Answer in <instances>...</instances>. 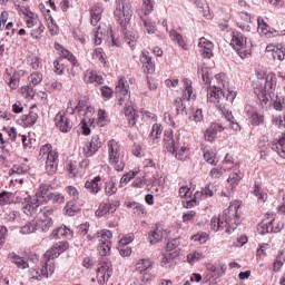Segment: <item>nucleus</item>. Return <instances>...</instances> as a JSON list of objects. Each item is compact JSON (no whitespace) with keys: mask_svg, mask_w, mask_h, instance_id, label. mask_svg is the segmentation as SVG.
Returning a JSON list of instances; mask_svg holds the SVG:
<instances>
[{"mask_svg":"<svg viewBox=\"0 0 285 285\" xmlns=\"http://www.w3.org/2000/svg\"><path fill=\"white\" fill-rule=\"evenodd\" d=\"M198 75H202L203 81L204 83H206L207 86H210V76L208 75V68L205 66H199L198 67Z\"/></svg>","mask_w":285,"mask_h":285,"instance_id":"obj_51","label":"nucleus"},{"mask_svg":"<svg viewBox=\"0 0 285 285\" xmlns=\"http://www.w3.org/2000/svg\"><path fill=\"white\" fill-rule=\"evenodd\" d=\"M107 153L110 166H112V168L118 173L124 171V168H126V161L124 160V156H121V147L117 140L111 139L107 142Z\"/></svg>","mask_w":285,"mask_h":285,"instance_id":"obj_8","label":"nucleus"},{"mask_svg":"<svg viewBox=\"0 0 285 285\" xmlns=\"http://www.w3.org/2000/svg\"><path fill=\"white\" fill-rule=\"evenodd\" d=\"M275 224V215L266 214L265 218L258 224L257 232L259 235L273 233V225Z\"/></svg>","mask_w":285,"mask_h":285,"instance_id":"obj_19","label":"nucleus"},{"mask_svg":"<svg viewBox=\"0 0 285 285\" xmlns=\"http://www.w3.org/2000/svg\"><path fill=\"white\" fill-rule=\"evenodd\" d=\"M258 22V32L259 35H263V37H266L267 39H271L273 37H278L279 35L282 37H284L285 32L284 31H277L275 29L271 30V27H268V24H266V22L264 21V18L259 17L257 19Z\"/></svg>","mask_w":285,"mask_h":285,"instance_id":"obj_15","label":"nucleus"},{"mask_svg":"<svg viewBox=\"0 0 285 285\" xmlns=\"http://www.w3.org/2000/svg\"><path fill=\"white\" fill-rule=\"evenodd\" d=\"M41 206L39 198L35 196H30L28 193H23L22 195V210L24 215H32L37 213V208Z\"/></svg>","mask_w":285,"mask_h":285,"instance_id":"obj_12","label":"nucleus"},{"mask_svg":"<svg viewBox=\"0 0 285 285\" xmlns=\"http://www.w3.org/2000/svg\"><path fill=\"white\" fill-rule=\"evenodd\" d=\"M178 253L177 252H165L160 265L163 266V268H173V266H175L176 262H177V257H178Z\"/></svg>","mask_w":285,"mask_h":285,"instance_id":"obj_25","label":"nucleus"},{"mask_svg":"<svg viewBox=\"0 0 285 285\" xmlns=\"http://www.w3.org/2000/svg\"><path fill=\"white\" fill-rule=\"evenodd\" d=\"M198 48H200L202 57L204 59H210L213 57L214 45L206 38H200L198 42Z\"/></svg>","mask_w":285,"mask_h":285,"instance_id":"obj_22","label":"nucleus"},{"mask_svg":"<svg viewBox=\"0 0 285 285\" xmlns=\"http://www.w3.org/2000/svg\"><path fill=\"white\" fill-rule=\"evenodd\" d=\"M155 6L153 4V0H142V10L145 17H148L154 10Z\"/></svg>","mask_w":285,"mask_h":285,"instance_id":"obj_59","label":"nucleus"},{"mask_svg":"<svg viewBox=\"0 0 285 285\" xmlns=\"http://www.w3.org/2000/svg\"><path fill=\"white\" fill-rule=\"evenodd\" d=\"M169 37L171 41H175L180 48L186 50V42L184 41V37L179 32H177L176 30H170Z\"/></svg>","mask_w":285,"mask_h":285,"instance_id":"obj_39","label":"nucleus"},{"mask_svg":"<svg viewBox=\"0 0 285 285\" xmlns=\"http://www.w3.org/2000/svg\"><path fill=\"white\" fill-rule=\"evenodd\" d=\"M216 81L218 86H222V88L228 89L230 86V82L228 81V76L226 73H218L216 75Z\"/></svg>","mask_w":285,"mask_h":285,"instance_id":"obj_48","label":"nucleus"},{"mask_svg":"<svg viewBox=\"0 0 285 285\" xmlns=\"http://www.w3.org/2000/svg\"><path fill=\"white\" fill-rule=\"evenodd\" d=\"M29 83H32V86H39L41 81H43V75L41 72H33L28 78Z\"/></svg>","mask_w":285,"mask_h":285,"instance_id":"obj_52","label":"nucleus"},{"mask_svg":"<svg viewBox=\"0 0 285 285\" xmlns=\"http://www.w3.org/2000/svg\"><path fill=\"white\" fill-rule=\"evenodd\" d=\"M104 13V8L95 6L91 9V26H97L101 21V14Z\"/></svg>","mask_w":285,"mask_h":285,"instance_id":"obj_36","label":"nucleus"},{"mask_svg":"<svg viewBox=\"0 0 285 285\" xmlns=\"http://www.w3.org/2000/svg\"><path fill=\"white\" fill-rule=\"evenodd\" d=\"M139 175V169H134L125 174L119 181V187L124 188V186H127V184H130L132 179H135Z\"/></svg>","mask_w":285,"mask_h":285,"instance_id":"obj_32","label":"nucleus"},{"mask_svg":"<svg viewBox=\"0 0 285 285\" xmlns=\"http://www.w3.org/2000/svg\"><path fill=\"white\" fill-rule=\"evenodd\" d=\"M56 49L59 50L61 57L68 59L73 66L77 65V58L68 49L63 48L61 45H56Z\"/></svg>","mask_w":285,"mask_h":285,"instance_id":"obj_35","label":"nucleus"},{"mask_svg":"<svg viewBox=\"0 0 285 285\" xmlns=\"http://www.w3.org/2000/svg\"><path fill=\"white\" fill-rule=\"evenodd\" d=\"M108 213H110L108 203H101L96 210V217H105V215H108Z\"/></svg>","mask_w":285,"mask_h":285,"instance_id":"obj_57","label":"nucleus"},{"mask_svg":"<svg viewBox=\"0 0 285 285\" xmlns=\"http://www.w3.org/2000/svg\"><path fill=\"white\" fill-rule=\"evenodd\" d=\"M274 110H278L282 112V110H285V99L276 97V99L273 102Z\"/></svg>","mask_w":285,"mask_h":285,"instance_id":"obj_61","label":"nucleus"},{"mask_svg":"<svg viewBox=\"0 0 285 285\" xmlns=\"http://www.w3.org/2000/svg\"><path fill=\"white\" fill-rule=\"evenodd\" d=\"M128 206L132 208V213L137 217H144L146 215V208L144 207V205L138 203H130Z\"/></svg>","mask_w":285,"mask_h":285,"instance_id":"obj_45","label":"nucleus"},{"mask_svg":"<svg viewBox=\"0 0 285 285\" xmlns=\"http://www.w3.org/2000/svg\"><path fill=\"white\" fill-rule=\"evenodd\" d=\"M57 153H52L49 156H47L46 160V170L48 175H55L57 173Z\"/></svg>","mask_w":285,"mask_h":285,"instance_id":"obj_29","label":"nucleus"},{"mask_svg":"<svg viewBox=\"0 0 285 285\" xmlns=\"http://www.w3.org/2000/svg\"><path fill=\"white\" fill-rule=\"evenodd\" d=\"M85 81L86 83H104V78L101 76L97 75L96 71L87 70L85 72Z\"/></svg>","mask_w":285,"mask_h":285,"instance_id":"obj_31","label":"nucleus"},{"mask_svg":"<svg viewBox=\"0 0 285 285\" xmlns=\"http://www.w3.org/2000/svg\"><path fill=\"white\" fill-rule=\"evenodd\" d=\"M199 259H204V252L202 249L193 250L187 255L188 264H195Z\"/></svg>","mask_w":285,"mask_h":285,"instance_id":"obj_40","label":"nucleus"},{"mask_svg":"<svg viewBox=\"0 0 285 285\" xmlns=\"http://www.w3.org/2000/svg\"><path fill=\"white\" fill-rule=\"evenodd\" d=\"M114 16L119 26L128 30L130 19H132V4H130V0H116Z\"/></svg>","mask_w":285,"mask_h":285,"instance_id":"obj_7","label":"nucleus"},{"mask_svg":"<svg viewBox=\"0 0 285 285\" xmlns=\"http://www.w3.org/2000/svg\"><path fill=\"white\" fill-rule=\"evenodd\" d=\"M92 59H97L100 63H106V52H104V49L96 48L92 52Z\"/></svg>","mask_w":285,"mask_h":285,"instance_id":"obj_54","label":"nucleus"},{"mask_svg":"<svg viewBox=\"0 0 285 285\" xmlns=\"http://www.w3.org/2000/svg\"><path fill=\"white\" fill-rule=\"evenodd\" d=\"M112 277V263L101 261L97 272L98 284H106Z\"/></svg>","mask_w":285,"mask_h":285,"instance_id":"obj_13","label":"nucleus"},{"mask_svg":"<svg viewBox=\"0 0 285 285\" xmlns=\"http://www.w3.org/2000/svg\"><path fill=\"white\" fill-rule=\"evenodd\" d=\"M99 181H101V177L97 176L95 179L87 181L85 184V188H87V190L91 191L94 195H97V193L101 190V187H99Z\"/></svg>","mask_w":285,"mask_h":285,"instance_id":"obj_33","label":"nucleus"},{"mask_svg":"<svg viewBox=\"0 0 285 285\" xmlns=\"http://www.w3.org/2000/svg\"><path fill=\"white\" fill-rule=\"evenodd\" d=\"M125 41L130 46L131 49H135L137 43V33L132 30L125 31Z\"/></svg>","mask_w":285,"mask_h":285,"instance_id":"obj_43","label":"nucleus"},{"mask_svg":"<svg viewBox=\"0 0 285 285\" xmlns=\"http://www.w3.org/2000/svg\"><path fill=\"white\" fill-rule=\"evenodd\" d=\"M128 88H130L128 80L120 78L116 85V97L120 106H124L125 104V116L129 126H135V124H137L138 115L135 104L130 100V92L128 91Z\"/></svg>","mask_w":285,"mask_h":285,"instance_id":"obj_2","label":"nucleus"},{"mask_svg":"<svg viewBox=\"0 0 285 285\" xmlns=\"http://www.w3.org/2000/svg\"><path fill=\"white\" fill-rule=\"evenodd\" d=\"M55 213L53 209H47L43 212V214H40L31 222L27 223L20 228V233L22 235H30L31 233H37V230H40L41 233H48L52 226V215Z\"/></svg>","mask_w":285,"mask_h":285,"instance_id":"obj_4","label":"nucleus"},{"mask_svg":"<svg viewBox=\"0 0 285 285\" xmlns=\"http://www.w3.org/2000/svg\"><path fill=\"white\" fill-rule=\"evenodd\" d=\"M277 88V76L275 73H268L266 77L264 87H256L255 95H257L262 106H266L271 99L273 92Z\"/></svg>","mask_w":285,"mask_h":285,"instance_id":"obj_9","label":"nucleus"},{"mask_svg":"<svg viewBox=\"0 0 285 285\" xmlns=\"http://www.w3.org/2000/svg\"><path fill=\"white\" fill-rule=\"evenodd\" d=\"M272 124L278 128H285V114L283 116H274Z\"/></svg>","mask_w":285,"mask_h":285,"instance_id":"obj_64","label":"nucleus"},{"mask_svg":"<svg viewBox=\"0 0 285 285\" xmlns=\"http://www.w3.org/2000/svg\"><path fill=\"white\" fill-rule=\"evenodd\" d=\"M52 153H57V151L52 150V145H50V144H47L40 148L41 159H48V157H50V155H52Z\"/></svg>","mask_w":285,"mask_h":285,"instance_id":"obj_53","label":"nucleus"},{"mask_svg":"<svg viewBox=\"0 0 285 285\" xmlns=\"http://www.w3.org/2000/svg\"><path fill=\"white\" fill-rule=\"evenodd\" d=\"M203 155L207 164H210L212 166H217L219 160L217 159V154H215V151L204 148Z\"/></svg>","mask_w":285,"mask_h":285,"instance_id":"obj_34","label":"nucleus"},{"mask_svg":"<svg viewBox=\"0 0 285 285\" xmlns=\"http://www.w3.org/2000/svg\"><path fill=\"white\" fill-rule=\"evenodd\" d=\"M185 99H188V101H190V99L195 100L196 95L195 91L193 90V82L189 79H185Z\"/></svg>","mask_w":285,"mask_h":285,"instance_id":"obj_42","label":"nucleus"},{"mask_svg":"<svg viewBox=\"0 0 285 285\" xmlns=\"http://www.w3.org/2000/svg\"><path fill=\"white\" fill-rule=\"evenodd\" d=\"M8 259H10V262L14 264L17 268H20V271H26V268H30V264L28 263V261L17 255V253H10L8 255Z\"/></svg>","mask_w":285,"mask_h":285,"instance_id":"obj_28","label":"nucleus"},{"mask_svg":"<svg viewBox=\"0 0 285 285\" xmlns=\"http://www.w3.org/2000/svg\"><path fill=\"white\" fill-rule=\"evenodd\" d=\"M100 244H110L112 239V233L110 230H101L97 234Z\"/></svg>","mask_w":285,"mask_h":285,"instance_id":"obj_47","label":"nucleus"},{"mask_svg":"<svg viewBox=\"0 0 285 285\" xmlns=\"http://www.w3.org/2000/svg\"><path fill=\"white\" fill-rule=\"evenodd\" d=\"M101 148V139L95 135L91 140L82 148L85 157H92Z\"/></svg>","mask_w":285,"mask_h":285,"instance_id":"obj_20","label":"nucleus"},{"mask_svg":"<svg viewBox=\"0 0 285 285\" xmlns=\"http://www.w3.org/2000/svg\"><path fill=\"white\" fill-rule=\"evenodd\" d=\"M108 122V117L106 116V110H99L98 111V117L96 120V124H98V126L104 127L106 126V124Z\"/></svg>","mask_w":285,"mask_h":285,"instance_id":"obj_60","label":"nucleus"},{"mask_svg":"<svg viewBox=\"0 0 285 285\" xmlns=\"http://www.w3.org/2000/svg\"><path fill=\"white\" fill-rule=\"evenodd\" d=\"M239 208V200H236L229 205L227 209L223 212L222 216H214L212 218V230L217 233L218 230H224L230 235L234 233L238 226L237 210Z\"/></svg>","mask_w":285,"mask_h":285,"instance_id":"obj_1","label":"nucleus"},{"mask_svg":"<svg viewBox=\"0 0 285 285\" xmlns=\"http://www.w3.org/2000/svg\"><path fill=\"white\" fill-rule=\"evenodd\" d=\"M138 14L140 17V20L144 23L146 32L148 35H155V32H157V27L155 26V23H153V20L144 18V16L141 13H138Z\"/></svg>","mask_w":285,"mask_h":285,"instance_id":"obj_38","label":"nucleus"},{"mask_svg":"<svg viewBox=\"0 0 285 285\" xmlns=\"http://www.w3.org/2000/svg\"><path fill=\"white\" fill-rule=\"evenodd\" d=\"M165 148L171 155H175L176 159L184 161L188 157V147L179 145V136L174 137L173 131H165L164 136Z\"/></svg>","mask_w":285,"mask_h":285,"instance_id":"obj_6","label":"nucleus"},{"mask_svg":"<svg viewBox=\"0 0 285 285\" xmlns=\"http://www.w3.org/2000/svg\"><path fill=\"white\" fill-rule=\"evenodd\" d=\"M46 21H47L48 30H49L51 37H55V35H58L59 26H57V23H55V19H52L51 16H48V17H46Z\"/></svg>","mask_w":285,"mask_h":285,"instance_id":"obj_44","label":"nucleus"},{"mask_svg":"<svg viewBox=\"0 0 285 285\" xmlns=\"http://www.w3.org/2000/svg\"><path fill=\"white\" fill-rule=\"evenodd\" d=\"M224 173H226V169H224L223 167H214L209 171V177H212V179H219L224 176Z\"/></svg>","mask_w":285,"mask_h":285,"instance_id":"obj_55","label":"nucleus"},{"mask_svg":"<svg viewBox=\"0 0 285 285\" xmlns=\"http://www.w3.org/2000/svg\"><path fill=\"white\" fill-rule=\"evenodd\" d=\"M189 121L195 124H202L204 121V111L202 109H196L190 116Z\"/></svg>","mask_w":285,"mask_h":285,"instance_id":"obj_50","label":"nucleus"},{"mask_svg":"<svg viewBox=\"0 0 285 285\" xmlns=\"http://www.w3.org/2000/svg\"><path fill=\"white\" fill-rule=\"evenodd\" d=\"M117 183L115 179H110L109 181L106 183L105 185V193L106 195L112 196L117 193Z\"/></svg>","mask_w":285,"mask_h":285,"instance_id":"obj_49","label":"nucleus"},{"mask_svg":"<svg viewBox=\"0 0 285 285\" xmlns=\"http://www.w3.org/2000/svg\"><path fill=\"white\" fill-rule=\"evenodd\" d=\"M250 119L253 126H262L264 124V115L259 112H254Z\"/></svg>","mask_w":285,"mask_h":285,"instance_id":"obj_62","label":"nucleus"},{"mask_svg":"<svg viewBox=\"0 0 285 285\" xmlns=\"http://www.w3.org/2000/svg\"><path fill=\"white\" fill-rule=\"evenodd\" d=\"M39 116L35 111H30L28 115L22 116L23 126H35Z\"/></svg>","mask_w":285,"mask_h":285,"instance_id":"obj_41","label":"nucleus"},{"mask_svg":"<svg viewBox=\"0 0 285 285\" xmlns=\"http://www.w3.org/2000/svg\"><path fill=\"white\" fill-rule=\"evenodd\" d=\"M239 164H235V166L232 167L233 173L227 179V184H229L230 190H235V188L239 186V181L244 179V173H242V169H239Z\"/></svg>","mask_w":285,"mask_h":285,"instance_id":"obj_16","label":"nucleus"},{"mask_svg":"<svg viewBox=\"0 0 285 285\" xmlns=\"http://www.w3.org/2000/svg\"><path fill=\"white\" fill-rule=\"evenodd\" d=\"M56 126L61 132H70L72 130V122L68 118L66 111H60L55 117Z\"/></svg>","mask_w":285,"mask_h":285,"instance_id":"obj_14","label":"nucleus"},{"mask_svg":"<svg viewBox=\"0 0 285 285\" xmlns=\"http://www.w3.org/2000/svg\"><path fill=\"white\" fill-rule=\"evenodd\" d=\"M49 202H52V204H65L66 196L61 193H51Z\"/></svg>","mask_w":285,"mask_h":285,"instance_id":"obj_56","label":"nucleus"},{"mask_svg":"<svg viewBox=\"0 0 285 285\" xmlns=\"http://www.w3.org/2000/svg\"><path fill=\"white\" fill-rule=\"evenodd\" d=\"M153 271V261L150 258H141L136 263V273L142 276V282H148L146 275Z\"/></svg>","mask_w":285,"mask_h":285,"instance_id":"obj_17","label":"nucleus"},{"mask_svg":"<svg viewBox=\"0 0 285 285\" xmlns=\"http://www.w3.org/2000/svg\"><path fill=\"white\" fill-rule=\"evenodd\" d=\"M218 132H224V127L219 124H212L209 128L205 131V140L209 141V144H213V141L217 139Z\"/></svg>","mask_w":285,"mask_h":285,"instance_id":"obj_23","label":"nucleus"},{"mask_svg":"<svg viewBox=\"0 0 285 285\" xmlns=\"http://www.w3.org/2000/svg\"><path fill=\"white\" fill-rule=\"evenodd\" d=\"M166 237H168V229L161 225H157L154 230L149 232V244H159Z\"/></svg>","mask_w":285,"mask_h":285,"instance_id":"obj_18","label":"nucleus"},{"mask_svg":"<svg viewBox=\"0 0 285 285\" xmlns=\"http://www.w3.org/2000/svg\"><path fill=\"white\" fill-rule=\"evenodd\" d=\"M29 273H30V276L32 277V279H37L38 282H41V279L43 277L48 278V275H52V273H55V269L50 268L48 272V267L42 266L41 269L30 268Z\"/></svg>","mask_w":285,"mask_h":285,"instance_id":"obj_26","label":"nucleus"},{"mask_svg":"<svg viewBox=\"0 0 285 285\" xmlns=\"http://www.w3.org/2000/svg\"><path fill=\"white\" fill-rule=\"evenodd\" d=\"M28 63L33 70H39V67L41 66V58L38 56H31L28 58Z\"/></svg>","mask_w":285,"mask_h":285,"instance_id":"obj_58","label":"nucleus"},{"mask_svg":"<svg viewBox=\"0 0 285 285\" xmlns=\"http://www.w3.org/2000/svg\"><path fill=\"white\" fill-rule=\"evenodd\" d=\"M223 115L229 124L228 128H230L232 130H235L236 132H239V130H242V127L239 126V122L235 121V116H233L232 111L224 110Z\"/></svg>","mask_w":285,"mask_h":285,"instance_id":"obj_30","label":"nucleus"},{"mask_svg":"<svg viewBox=\"0 0 285 285\" xmlns=\"http://www.w3.org/2000/svg\"><path fill=\"white\" fill-rule=\"evenodd\" d=\"M230 46L238 52L240 59L250 57V47L246 42V37L239 31H234L230 40Z\"/></svg>","mask_w":285,"mask_h":285,"instance_id":"obj_11","label":"nucleus"},{"mask_svg":"<svg viewBox=\"0 0 285 285\" xmlns=\"http://www.w3.org/2000/svg\"><path fill=\"white\" fill-rule=\"evenodd\" d=\"M272 150L285 159V131L274 138L272 142Z\"/></svg>","mask_w":285,"mask_h":285,"instance_id":"obj_21","label":"nucleus"},{"mask_svg":"<svg viewBox=\"0 0 285 285\" xmlns=\"http://www.w3.org/2000/svg\"><path fill=\"white\" fill-rule=\"evenodd\" d=\"M179 246V239L174 238L167 243L166 253H177V247Z\"/></svg>","mask_w":285,"mask_h":285,"instance_id":"obj_63","label":"nucleus"},{"mask_svg":"<svg viewBox=\"0 0 285 285\" xmlns=\"http://www.w3.org/2000/svg\"><path fill=\"white\" fill-rule=\"evenodd\" d=\"M205 268L203 282L208 285H217V282H219V279L226 275V271H228V266L222 261L214 264L207 263Z\"/></svg>","mask_w":285,"mask_h":285,"instance_id":"obj_5","label":"nucleus"},{"mask_svg":"<svg viewBox=\"0 0 285 285\" xmlns=\"http://www.w3.org/2000/svg\"><path fill=\"white\" fill-rule=\"evenodd\" d=\"M222 95H224L222 87L214 86V87L207 88V101H209L210 104H215V106L219 104V99H222Z\"/></svg>","mask_w":285,"mask_h":285,"instance_id":"obj_24","label":"nucleus"},{"mask_svg":"<svg viewBox=\"0 0 285 285\" xmlns=\"http://www.w3.org/2000/svg\"><path fill=\"white\" fill-rule=\"evenodd\" d=\"M253 195L257 197L258 202H266L268 199V194L262 190V186L255 184Z\"/></svg>","mask_w":285,"mask_h":285,"instance_id":"obj_46","label":"nucleus"},{"mask_svg":"<svg viewBox=\"0 0 285 285\" xmlns=\"http://www.w3.org/2000/svg\"><path fill=\"white\" fill-rule=\"evenodd\" d=\"M19 92L24 99H28V101L35 99L36 90L30 85L21 87Z\"/></svg>","mask_w":285,"mask_h":285,"instance_id":"obj_37","label":"nucleus"},{"mask_svg":"<svg viewBox=\"0 0 285 285\" xmlns=\"http://www.w3.org/2000/svg\"><path fill=\"white\" fill-rule=\"evenodd\" d=\"M50 195L52 193L50 191V185H40L39 191L36 194V197L38 198L40 204H48L50 200Z\"/></svg>","mask_w":285,"mask_h":285,"instance_id":"obj_27","label":"nucleus"},{"mask_svg":"<svg viewBox=\"0 0 285 285\" xmlns=\"http://www.w3.org/2000/svg\"><path fill=\"white\" fill-rule=\"evenodd\" d=\"M22 13L24 14L23 19L30 37H32V39H40L43 35V31L46 30L43 23H41L39 18H37L32 11H28V9H24Z\"/></svg>","mask_w":285,"mask_h":285,"instance_id":"obj_10","label":"nucleus"},{"mask_svg":"<svg viewBox=\"0 0 285 285\" xmlns=\"http://www.w3.org/2000/svg\"><path fill=\"white\" fill-rule=\"evenodd\" d=\"M79 112L82 124V132L83 135H90V126L95 124V108L91 106L86 105V101L80 100L78 104L77 101H69L67 107L68 115H75V112Z\"/></svg>","mask_w":285,"mask_h":285,"instance_id":"obj_3","label":"nucleus"}]
</instances>
